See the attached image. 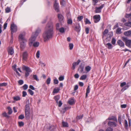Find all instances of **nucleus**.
Wrapping results in <instances>:
<instances>
[{
  "mask_svg": "<svg viewBox=\"0 0 131 131\" xmlns=\"http://www.w3.org/2000/svg\"><path fill=\"white\" fill-rule=\"evenodd\" d=\"M19 126L20 127L24 125V123L22 122H18Z\"/></svg>",
  "mask_w": 131,
  "mask_h": 131,
  "instance_id": "nucleus-55",
  "label": "nucleus"
},
{
  "mask_svg": "<svg viewBox=\"0 0 131 131\" xmlns=\"http://www.w3.org/2000/svg\"><path fill=\"white\" fill-rule=\"evenodd\" d=\"M26 41H21L20 43V48L21 49L23 50L25 47L26 44L25 43Z\"/></svg>",
  "mask_w": 131,
  "mask_h": 131,
  "instance_id": "nucleus-14",
  "label": "nucleus"
},
{
  "mask_svg": "<svg viewBox=\"0 0 131 131\" xmlns=\"http://www.w3.org/2000/svg\"><path fill=\"white\" fill-rule=\"evenodd\" d=\"M122 39L123 41L125 42L128 40L127 37H125L124 36L122 37Z\"/></svg>",
  "mask_w": 131,
  "mask_h": 131,
  "instance_id": "nucleus-45",
  "label": "nucleus"
},
{
  "mask_svg": "<svg viewBox=\"0 0 131 131\" xmlns=\"http://www.w3.org/2000/svg\"><path fill=\"white\" fill-rule=\"evenodd\" d=\"M108 32V30L107 29H105L104 31L102 36V38H103L104 36L107 34Z\"/></svg>",
  "mask_w": 131,
  "mask_h": 131,
  "instance_id": "nucleus-41",
  "label": "nucleus"
},
{
  "mask_svg": "<svg viewBox=\"0 0 131 131\" xmlns=\"http://www.w3.org/2000/svg\"><path fill=\"white\" fill-rule=\"evenodd\" d=\"M118 121L119 123L120 124H121V117L120 116H119L118 118Z\"/></svg>",
  "mask_w": 131,
  "mask_h": 131,
  "instance_id": "nucleus-60",
  "label": "nucleus"
},
{
  "mask_svg": "<svg viewBox=\"0 0 131 131\" xmlns=\"http://www.w3.org/2000/svg\"><path fill=\"white\" fill-rule=\"evenodd\" d=\"M60 4L62 5H64L65 4L64 0H60Z\"/></svg>",
  "mask_w": 131,
  "mask_h": 131,
  "instance_id": "nucleus-56",
  "label": "nucleus"
},
{
  "mask_svg": "<svg viewBox=\"0 0 131 131\" xmlns=\"http://www.w3.org/2000/svg\"><path fill=\"white\" fill-rule=\"evenodd\" d=\"M104 4H103L99 7H96L95 8V13H99L101 12V9L104 7Z\"/></svg>",
  "mask_w": 131,
  "mask_h": 131,
  "instance_id": "nucleus-6",
  "label": "nucleus"
},
{
  "mask_svg": "<svg viewBox=\"0 0 131 131\" xmlns=\"http://www.w3.org/2000/svg\"><path fill=\"white\" fill-rule=\"evenodd\" d=\"M25 111H30V107L29 103L28 104H26L25 105Z\"/></svg>",
  "mask_w": 131,
  "mask_h": 131,
  "instance_id": "nucleus-24",
  "label": "nucleus"
},
{
  "mask_svg": "<svg viewBox=\"0 0 131 131\" xmlns=\"http://www.w3.org/2000/svg\"><path fill=\"white\" fill-rule=\"evenodd\" d=\"M113 129L111 127H109L106 129V131H113Z\"/></svg>",
  "mask_w": 131,
  "mask_h": 131,
  "instance_id": "nucleus-64",
  "label": "nucleus"
},
{
  "mask_svg": "<svg viewBox=\"0 0 131 131\" xmlns=\"http://www.w3.org/2000/svg\"><path fill=\"white\" fill-rule=\"evenodd\" d=\"M56 127L55 126L53 125L49 127V129L50 130H53L55 129Z\"/></svg>",
  "mask_w": 131,
  "mask_h": 131,
  "instance_id": "nucleus-42",
  "label": "nucleus"
},
{
  "mask_svg": "<svg viewBox=\"0 0 131 131\" xmlns=\"http://www.w3.org/2000/svg\"><path fill=\"white\" fill-rule=\"evenodd\" d=\"M124 35L128 37L130 36L131 35V30H129L124 32Z\"/></svg>",
  "mask_w": 131,
  "mask_h": 131,
  "instance_id": "nucleus-17",
  "label": "nucleus"
},
{
  "mask_svg": "<svg viewBox=\"0 0 131 131\" xmlns=\"http://www.w3.org/2000/svg\"><path fill=\"white\" fill-rule=\"evenodd\" d=\"M93 19L94 20V23H96L99 21L101 19V17L99 15H95L93 17Z\"/></svg>",
  "mask_w": 131,
  "mask_h": 131,
  "instance_id": "nucleus-8",
  "label": "nucleus"
},
{
  "mask_svg": "<svg viewBox=\"0 0 131 131\" xmlns=\"http://www.w3.org/2000/svg\"><path fill=\"white\" fill-rule=\"evenodd\" d=\"M59 31L62 33H63L64 32V29L63 28V27H61L59 29Z\"/></svg>",
  "mask_w": 131,
  "mask_h": 131,
  "instance_id": "nucleus-47",
  "label": "nucleus"
},
{
  "mask_svg": "<svg viewBox=\"0 0 131 131\" xmlns=\"http://www.w3.org/2000/svg\"><path fill=\"white\" fill-rule=\"evenodd\" d=\"M71 107H65L64 108H63L62 110H63V112L64 113L67 110L70 109L71 108Z\"/></svg>",
  "mask_w": 131,
  "mask_h": 131,
  "instance_id": "nucleus-43",
  "label": "nucleus"
},
{
  "mask_svg": "<svg viewBox=\"0 0 131 131\" xmlns=\"http://www.w3.org/2000/svg\"><path fill=\"white\" fill-rule=\"evenodd\" d=\"M62 126L65 127H69L68 123L67 122H65L63 121H62Z\"/></svg>",
  "mask_w": 131,
  "mask_h": 131,
  "instance_id": "nucleus-25",
  "label": "nucleus"
},
{
  "mask_svg": "<svg viewBox=\"0 0 131 131\" xmlns=\"http://www.w3.org/2000/svg\"><path fill=\"white\" fill-rule=\"evenodd\" d=\"M25 117L23 114H21L18 117V119H22L24 118Z\"/></svg>",
  "mask_w": 131,
  "mask_h": 131,
  "instance_id": "nucleus-48",
  "label": "nucleus"
},
{
  "mask_svg": "<svg viewBox=\"0 0 131 131\" xmlns=\"http://www.w3.org/2000/svg\"><path fill=\"white\" fill-rule=\"evenodd\" d=\"M72 23V21L71 19H69L67 20V23L68 24H71Z\"/></svg>",
  "mask_w": 131,
  "mask_h": 131,
  "instance_id": "nucleus-51",
  "label": "nucleus"
},
{
  "mask_svg": "<svg viewBox=\"0 0 131 131\" xmlns=\"http://www.w3.org/2000/svg\"><path fill=\"white\" fill-rule=\"evenodd\" d=\"M106 45L107 46V48L109 49H111L113 47V46L110 43H107Z\"/></svg>",
  "mask_w": 131,
  "mask_h": 131,
  "instance_id": "nucleus-31",
  "label": "nucleus"
},
{
  "mask_svg": "<svg viewBox=\"0 0 131 131\" xmlns=\"http://www.w3.org/2000/svg\"><path fill=\"white\" fill-rule=\"evenodd\" d=\"M19 40L21 41H27L24 38L23 35L22 34H21L19 36Z\"/></svg>",
  "mask_w": 131,
  "mask_h": 131,
  "instance_id": "nucleus-18",
  "label": "nucleus"
},
{
  "mask_svg": "<svg viewBox=\"0 0 131 131\" xmlns=\"http://www.w3.org/2000/svg\"><path fill=\"white\" fill-rule=\"evenodd\" d=\"M85 69L86 71L88 72L91 70V67L89 66H88L85 67Z\"/></svg>",
  "mask_w": 131,
  "mask_h": 131,
  "instance_id": "nucleus-29",
  "label": "nucleus"
},
{
  "mask_svg": "<svg viewBox=\"0 0 131 131\" xmlns=\"http://www.w3.org/2000/svg\"><path fill=\"white\" fill-rule=\"evenodd\" d=\"M41 32V29L39 28H38L36 30L34 34V35L37 37L38 34Z\"/></svg>",
  "mask_w": 131,
  "mask_h": 131,
  "instance_id": "nucleus-19",
  "label": "nucleus"
},
{
  "mask_svg": "<svg viewBox=\"0 0 131 131\" xmlns=\"http://www.w3.org/2000/svg\"><path fill=\"white\" fill-rule=\"evenodd\" d=\"M126 45L129 47H130L131 44V40H128L125 42Z\"/></svg>",
  "mask_w": 131,
  "mask_h": 131,
  "instance_id": "nucleus-21",
  "label": "nucleus"
},
{
  "mask_svg": "<svg viewBox=\"0 0 131 131\" xmlns=\"http://www.w3.org/2000/svg\"><path fill=\"white\" fill-rule=\"evenodd\" d=\"M124 125L125 128L126 129H127L128 128V125L127 122L126 120H125L124 121Z\"/></svg>",
  "mask_w": 131,
  "mask_h": 131,
  "instance_id": "nucleus-34",
  "label": "nucleus"
},
{
  "mask_svg": "<svg viewBox=\"0 0 131 131\" xmlns=\"http://www.w3.org/2000/svg\"><path fill=\"white\" fill-rule=\"evenodd\" d=\"M40 52L39 50L37 51L36 53V56L37 58H39V57Z\"/></svg>",
  "mask_w": 131,
  "mask_h": 131,
  "instance_id": "nucleus-61",
  "label": "nucleus"
},
{
  "mask_svg": "<svg viewBox=\"0 0 131 131\" xmlns=\"http://www.w3.org/2000/svg\"><path fill=\"white\" fill-rule=\"evenodd\" d=\"M53 25L51 22H49L46 25L42 37L44 41H48L52 38L53 36Z\"/></svg>",
  "mask_w": 131,
  "mask_h": 131,
  "instance_id": "nucleus-1",
  "label": "nucleus"
},
{
  "mask_svg": "<svg viewBox=\"0 0 131 131\" xmlns=\"http://www.w3.org/2000/svg\"><path fill=\"white\" fill-rule=\"evenodd\" d=\"M7 85V83H0V86H6Z\"/></svg>",
  "mask_w": 131,
  "mask_h": 131,
  "instance_id": "nucleus-54",
  "label": "nucleus"
},
{
  "mask_svg": "<svg viewBox=\"0 0 131 131\" xmlns=\"http://www.w3.org/2000/svg\"><path fill=\"white\" fill-rule=\"evenodd\" d=\"M60 89L59 88H54L53 91V93H57L60 91Z\"/></svg>",
  "mask_w": 131,
  "mask_h": 131,
  "instance_id": "nucleus-30",
  "label": "nucleus"
},
{
  "mask_svg": "<svg viewBox=\"0 0 131 131\" xmlns=\"http://www.w3.org/2000/svg\"><path fill=\"white\" fill-rule=\"evenodd\" d=\"M92 4L95 6L96 5V3L98 2V0H92Z\"/></svg>",
  "mask_w": 131,
  "mask_h": 131,
  "instance_id": "nucleus-40",
  "label": "nucleus"
},
{
  "mask_svg": "<svg viewBox=\"0 0 131 131\" xmlns=\"http://www.w3.org/2000/svg\"><path fill=\"white\" fill-rule=\"evenodd\" d=\"M90 92V86H88L86 89V92L85 94V97L86 98L87 97L88 94Z\"/></svg>",
  "mask_w": 131,
  "mask_h": 131,
  "instance_id": "nucleus-26",
  "label": "nucleus"
},
{
  "mask_svg": "<svg viewBox=\"0 0 131 131\" xmlns=\"http://www.w3.org/2000/svg\"><path fill=\"white\" fill-rule=\"evenodd\" d=\"M58 17L60 21H62L63 20L64 17L61 14H58Z\"/></svg>",
  "mask_w": 131,
  "mask_h": 131,
  "instance_id": "nucleus-22",
  "label": "nucleus"
},
{
  "mask_svg": "<svg viewBox=\"0 0 131 131\" xmlns=\"http://www.w3.org/2000/svg\"><path fill=\"white\" fill-rule=\"evenodd\" d=\"M28 56V53L26 51H25L23 53V60L25 61L26 60Z\"/></svg>",
  "mask_w": 131,
  "mask_h": 131,
  "instance_id": "nucleus-11",
  "label": "nucleus"
},
{
  "mask_svg": "<svg viewBox=\"0 0 131 131\" xmlns=\"http://www.w3.org/2000/svg\"><path fill=\"white\" fill-rule=\"evenodd\" d=\"M8 53L9 55H12L14 53L13 49L12 47L9 48L8 50Z\"/></svg>",
  "mask_w": 131,
  "mask_h": 131,
  "instance_id": "nucleus-16",
  "label": "nucleus"
},
{
  "mask_svg": "<svg viewBox=\"0 0 131 131\" xmlns=\"http://www.w3.org/2000/svg\"><path fill=\"white\" fill-rule=\"evenodd\" d=\"M69 49L70 50H71L72 49L73 47V44L72 43H70L69 45Z\"/></svg>",
  "mask_w": 131,
  "mask_h": 131,
  "instance_id": "nucleus-49",
  "label": "nucleus"
},
{
  "mask_svg": "<svg viewBox=\"0 0 131 131\" xmlns=\"http://www.w3.org/2000/svg\"><path fill=\"white\" fill-rule=\"evenodd\" d=\"M60 98V96L59 95H57L54 96V99L56 101L57 103H58V100Z\"/></svg>",
  "mask_w": 131,
  "mask_h": 131,
  "instance_id": "nucleus-27",
  "label": "nucleus"
},
{
  "mask_svg": "<svg viewBox=\"0 0 131 131\" xmlns=\"http://www.w3.org/2000/svg\"><path fill=\"white\" fill-rule=\"evenodd\" d=\"M125 17L126 18H128V21L127 22L125 23L124 25L129 27H131V12L128 14H126Z\"/></svg>",
  "mask_w": 131,
  "mask_h": 131,
  "instance_id": "nucleus-2",
  "label": "nucleus"
},
{
  "mask_svg": "<svg viewBox=\"0 0 131 131\" xmlns=\"http://www.w3.org/2000/svg\"><path fill=\"white\" fill-rule=\"evenodd\" d=\"M54 7L55 10L57 12L59 11V3L57 2V0H54Z\"/></svg>",
  "mask_w": 131,
  "mask_h": 131,
  "instance_id": "nucleus-9",
  "label": "nucleus"
},
{
  "mask_svg": "<svg viewBox=\"0 0 131 131\" xmlns=\"http://www.w3.org/2000/svg\"><path fill=\"white\" fill-rule=\"evenodd\" d=\"M121 28H118L116 31V33L117 34H119L122 33L121 31Z\"/></svg>",
  "mask_w": 131,
  "mask_h": 131,
  "instance_id": "nucleus-28",
  "label": "nucleus"
},
{
  "mask_svg": "<svg viewBox=\"0 0 131 131\" xmlns=\"http://www.w3.org/2000/svg\"><path fill=\"white\" fill-rule=\"evenodd\" d=\"M60 24L57 23L56 25V28L57 30H59V29Z\"/></svg>",
  "mask_w": 131,
  "mask_h": 131,
  "instance_id": "nucleus-59",
  "label": "nucleus"
},
{
  "mask_svg": "<svg viewBox=\"0 0 131 131\" xmlns=\"http://www.w3.org/2000/svg\"><path fill=\"white\" fill-rule=\"evenodd\" d=\"M7 109L8 110V114L9 115L11 114L12 112V110L11 108L10 107H8L7 108Z\"/></svg>",
  "mask_w": 131,
  "mask_h": 131,
  "instance_id": "nucleus-36",
  "label": "nucleus"
},
{
  "mask_svg": "<svg viewBox=\"0 0 131 131\" xmlns=\"http://www.w3.org/2000/svg\"><path fill=\"white\" fill-rule=\"evenodd\" d=\"M116 41V39L114 38L113 37L111 41V43L113 45H115V44Z\"/></svg>",
  "mask_w": 131,
  "mask_h": 131,
  "instance_id": "nucleus-39",
  "label": "nucleus"
},
{
  "mask_svg": "<svg viewBox=\"0 0 131 131\" xmlns=\"http://www.w3.org/2000/svg\"><path fill=\"white\" fill-rule=\"evenodd\" d=\"M22 68L23 70H25L26 72H32V70L29 67L24 66L22 67Z\"/></svg>",
  "mask_w": 131,
  "mask_h": 131,
  "instance_id": "nucleus-12",
  "label": "nucleus"
},
{
  "mask_svg": "<svg viewBox=\"0 0 131 131\" xmlns=\"http://www.w3.org/2000/svg\"><path fill=\"white\" fill-rule=\"evenodd\" d=\"M50 81H51L50 78H48L47 79L46 81V82L47 84H50Z\"/></svg>",
  "mask_w": 131,
  "mask_h": 131,
  "instance_id": "nucleus-52",
  "label": "nucleus"
},
{
  "mask_svg": "<svg viewBox=\"0 0 131 131\" xmlns=\"http://www.w3.org/2000/svg\"><path fill=\"white\" fill-rule=\"evenodd\" d=\"M87 78V75L85 74L83 75L80 78V79L81 80H84Z\"/></svg>",
  "mask_w": 131,
  "mask_h": 131,
  "instance_id": "nucleus-33",
  "label": "nucleus"
},
{
  "mask_svg": "<svg viewBox=\"0 0 131 131\" xmlns=\"http://www.w3.org/2000/svg\"><path fill=\"white\" fill-rule=\"evenodd\" d=\"M18 83L20 85H21L23 84L24 81L22 80H20L18 81Z\"/></svg>",
  "mask_w": 131,
  "mask_h": 131,
  "instance_id": "nucleus-63",
  "label": "nucleus"
},
{
  "mask_svg": "<svg viewBox=\"0 0 131 131\" xmlns=\"http://www.w3.org/2000/svg\"><path fill=\"white\" fill-rule=\"evenodd\" d=\"M83 17L82 16H79L77 17V21H81L83 19Z\"/></svg>",
  "mask_w": 131,
  "mask_h": 131,
  "instance_id": "nucleus-35",
  "label": "nucleus"
},
{
  "mask_svg": "<svg viewBox=\"0 0 131 131\" xmlns=\"http://www.w3.org/2000/svg\"><path fill=\"white\" fill-rule=\"evenodd\" d=\"M5 12L6 13H9L10 11V9L9 7H7L5 9Z\"/></svg>",
  "mask_w": 131,
  "mask_h": 131,
  "instance_id": "nucleus-44",
  "label": "nucleus"
},
{
  "mask_svg": "<svg viewBox=\"0 0 131 131\" xmlns=\"http://www.w3.org/2000/svg\"><path fill=\"white\" fill-rule=\"evenodd\" d=\"M10 28L12 35L14 32H16L17 30V27L16 25L14 24V22L12 23L11 24Z\"/></svg>",
  "mask_w": 131,
  "mask_h": 131,
  "instance_id": "nucleus-3",
  "label": "nucleus"
},
{
  "mask_svg": "<svg viewBox=\"0 0 131 131\" xmlns=\"http://www.w3.org/2000/svg\"><path fill=\"white\" fill-rule=\"evenodd\" d=\"M108 125L110 126H114V127L116 126V125L115 122H111L109 121L108 123Z\"/></svg>",
  "mask_w": 131,
  "mask_h": 131,
  "instance_id": "nucleus-23",
  "label": "nucleus"
},
{
  "mask_svg": "<svg viewBox=\"0 0 131 131\" xmlns=\"http://www.w3.org/2000/svg\"><path fill=\"white\" fill-rule=\"evenodd\" d=\"M113 32L112 31H111L108 34V37H109L110 38L113 36Z\"/></svg>",
  "mask_w": 131,
  "mask_h": 131,
  "instance_id": "nucleus-46",
  "label": "nucleus"
},
{
  "mask_svg": "<svg viewBox=\"0 0 131 131\" xmlns=\"http://www.w3.org/2000/svg\"><path fill=\"white\" fill-rule=\"evenodd\" d=\"M28 92L31 95H33L34 93V92L30 89H29L28 90Z\"/></svg>",
  "mask_w": 131,
  "mask_h": 131,
  "instance_id": "nucleus-50",
  "label": "nucleus"
},
{
  "mask_svg": "<svg viewBox=\"0 0 131 131\" xmlns=\"http://www.w3.org/2000/svg\"><path fill=\"white\" fill-rule=\"evenodd\" d=\"M39 43L37 42H34L33 44H32L33 46L34 47H38L39 45Z\"/></svg>",
  "mask_w": 131,
  "mask_h": 131,
  "instance_id": "nucleus-32",
  "label": "nucleus"
},
{
  "mask_svg": "<svg viewBox=\"0 0 131 131\" xmlns=\"http://www.w3.org/2000/svg\"><path fill=\"white\" fill-rule=\"evenodd\" d=\"M64 79V77L63 76H60L59 78V80L60 81H63Z\"/></svg>",
  "mask_w": 131,
  "mask_h": 131,
  "instance_id": "nucleus-62",
  "label": "nucleus"
},
{
  "mask_svg": "<svg viewBox=\"0 0 131 131\" xmlns=\"http://www.w3.org/2000/svg\"><path fill=\"white\" fill-rule=\"evenodd\" d=\"M117 43L120 47H123L124 46V43L121 40H118L117 41Z\"/></svg>",
  "mask_w": 131,
  "mask_h": 131,
  "instance_id": "nucleus-13",
  "label": "nucleus"
},
{
  "mask_svg": "<svg viewBox=\"0 0 131 131\" xmlns=\"http://www.w3.org/2000/svg\"><path fill=\"white\" fill-rule=\"evenodd\" d=\"M36 37L34 35L32 36L30 39L29 41V45L30 46H31L32 45L33 43L35 41Z\"/></svg>",
  "mask_w": 131,
  "mask_h": 131,
  "instance_id": "nucleus-5",
  "label": "nucleus"
},
{
  "mask_svg": "<svg viewBox=\"0 0 131 131\" xmlns=\"http://www.w3.org/2000/svg\"><path fill=\"white\" fill-rule=\"evenodd\" d=\"M124 86H125L121 89V91L122 92H124V91L127 89L129 88V85L128 83L126 84V82H125L121 83L120 86L122 88Z\"/></svg>",
  "mask_w": 131,
  "mask_h": 131,
  "instance_id": "nucleus-4",
  "label": "nucleus"
},
{
  "mask_svg": "<svg viewBox=\"0 0 131 131\" xmlns=\"http://www.w3.org/2000/svg\"><path fill=\"white\" fill-rule=\"evenodd\" d=\"M30 113V111H25V116L26 119L28 120L29 119Z\"/></svg>",
  "mask_w": 131,
  "mask_h": 131,
  "instance_id": "nucleus-15",
  "label": "nucleus"
},
{
  "mask_svg": "<svg viewBox=\"0 0 131 131\" xmlns=\"http://www.w3.org/2000/svg\"><path fill=\"white\" fill-rule=\"evenodd\" d=\"M23 89L24 90H26L28 87V85L26 84H25L23 86Z\"/></svg>",
  "mask_w": 131,
  "mask_h": 131,
  "instance_id": "nucleus-58",
  "label": "nucleus"
},
{
  "mask_svg": "<svg viewBox=\"0 0 131 131\" xmlns=\"http://www.w3.org/2000/svg\"><path fill=\"white\" fill-rule=\"evenodd\" d=\"M33 78L36 81H39V79L38 78L37 76L36 75H33Z\"/></svg>",
  "mask_w": 131,
  "mask_h": 131,
  "instance_id": "nucleus-37",
  "label": "nucleus"
},
{
  "mask_svg": "<svg viewBox=\"0 0 131 131\" xmlns=\"http://www.w3.org/2000/svg\"><path fill=\"white\" fill-rule=\"evenodd\" d=\"M77 65V63H76V62H74L73 63L72 68L73 70L75 69V66Z\"/></svg>",
  "mask_w": 131,
  "mask_h": 131,
  "instance_id": "nucleus-53",
  "label": "nucleus"
},
{
  "mask_svg": "<svg viewBox=\"0 0 131 131\" xmlns=\"http://www.w3.org/2000/svg\"><path fill=\"white\" fill-rule=\"evenodd\" d=\"M84 68V65L82 63H81L79 65L78 70L80 71L81 73H83Z\"/></svg>",
  "mask_w": 131,
  "mask_h": 131,
  "instance_id": "nucleus-10",
  "label": "nucleus"
},
{
  "mask_svg": "<svg viewBox=\"0 0 131 131\" xmlns=\"http://www.w3.org/2000/svg\"><path fill=\"white\" fill-rule=\"evenodd\" d=\"M74 30L78 32H79L81 30V28L80 24L76 23L75 25Z\"/></svg>",
  "mask_w": 131,
  "mask_h": 131,
  "instance_id": "nucleus-7",
  "label": "nucleus"
},
{
  "mask_svg": "<svg viewBox=\"0 0 131 131\" xmlns=\"http://www.w3.org/2000/svg\"><path fill=\"white\" fill-rule=\"evenodd\" d=\"M13 99L14 100L17 101L20 100V98L19 96H17L13 97Z\"/></svg>",
  "mask_w": 131,
  "mask_h": 131,
  "instance_id": "nucleus-38",
  "label": "nucleus"
},
{
  "mask_svg": "<svg viewBox=\"0 0 131 131\" xmlns=\"http://www.w3.org/2000/svg\"><path fill=\"white\" fill-rule=\"evenodd\" d=\"M68 103L70 105L74 104L75 102L74 99H69L68 101Z\"/></svg>",
  "mask_w": 131,
  "mask_h": 131,
  "instance_id": "nucleus-20",
  "label": "nucleus"
},
{
  "mask_svg": "<svg viewBox=\"0 0 131 131\" xmlns=\"http://www.w3.org/2000/svg\"><path fill=\"white\" fill-rule=\"evenodd\" d=\"M85 22L86 24H91V22L87 18L86 19Z\"/></svg>",
  "mask_w": 131,
  "mask_h": 131,
  "instance_id": "nucleus-57",
  "label": "nucleus"
}]
</instances>
